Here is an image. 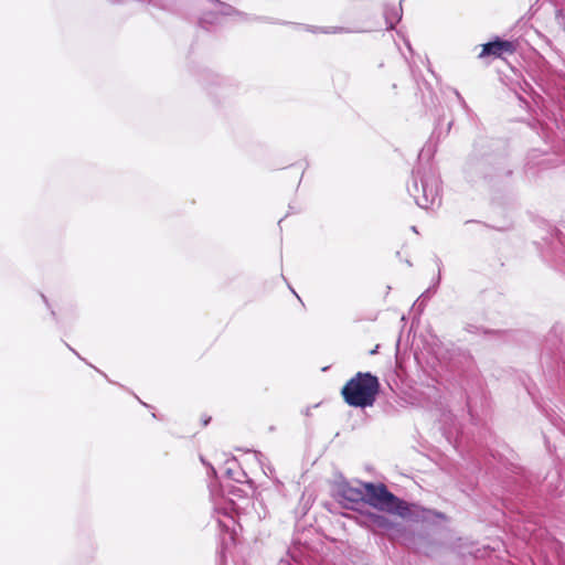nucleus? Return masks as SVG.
<instances>
[{"instance_id":"obj_1","label":"nucleus","mask_w":565,"mask_h":565,"mask_svg":"<svg viewBox=\"0 0 565 565\" xmlns=\"http://www.w3.org/2000/svg\"><path fill=\"white\" fill-rule=\"evenodd\" d=\"M344 497L351 501H362L377 511L402 519L412 515V505L392 493L382 482H361L359 489H349Z\"/></svg>"},{"instance_id":"obj_2","label":"nucleus","mask_w":565,"mask_h":565,"mask_svg":"<svg viewBox=\"0 0 565 565\" xmlns=\"http://www.w3.org/2000/svg\"><path fill=\"white\" fill-rule=\"evenodd\" d=\"M379 379L370 372H358L341 388L343 401L351 407H372L380 394Z\"/></svg>"},{"instance_id":"obj_3","label":"nucleus","mask_w":565,"mask_h":565,"mask_svg":"<svg viewBox=\"0 0 565 565\" xmlns=\"http://www.w3.org/2000/svg\"><path fill=\"white\" fill-rule=\"evenodd\" d=\"M516 51V44L512 41L495 38L493 41L481 45L479 58L493 57L504 58L505 55H512Z\"/></svg>"},{"instance_id":"obj_4","label":"nucleus","mask_w":565,"mask_h":565,"mask_svg":"<svg viewBox=\"0 0 565 565\" xmlns=\"http://www.w3.org/2000/svg\"><path fill=\"white\" fill-rule=\"evenodd\" d=\"M370 522L374 527L381 530H391L395 525L387 516L376 513L370 514Z\"/></svg>"}]
</instances>
